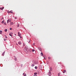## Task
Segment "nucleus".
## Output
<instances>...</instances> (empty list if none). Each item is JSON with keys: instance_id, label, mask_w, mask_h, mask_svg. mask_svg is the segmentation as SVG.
Here are the masks:
<instances>
[{"instance_id": "obj_1", "label": "nucleus", "mask_w": 76, "mask_h": 76, "mask_svg": "<svg viewBox=\"0 0 76 76\" xmlns=\"http://www.w3.org/2000/svg\"><path fill=\"white\" fill-rule=\"evenodd\" d=\"M24 50L25 52H27V51H28V50H27V48H26V47L24 48Z\"/></svg>"}, {"instance_id": "obj_2", "label": "nucleus", "mask_w": 76, "mask_h": 76, "mask_svg": "<svg viewBox=\"0 0 76 76\" xmlns=\"http://www.w3.org/2000/svg\"><path fill=\"white\" fill-rule=\"evenodd\" d=\"M12 21L11 19H9L7 20V23H9V22H10Z\"/></svg>"}, {"instance_id": "obj_3", "label": "nucleus", "mask_w": 76, "mask_h": 76, "mask_svg": "<svg viewBox=\"0 0 76 76\" xmlns=\"http://www.w3.org/2000/svg\"><path fill=\"white\" fill-rule=\"evenodd\" d=\"M8 13H13V11L12 10H11L10 11V12H8Z\"/></svg>"}, {"instance_id": "obj_4", "label": "nucleus", "mask_w": 76, "mask_h": 76, "mask_svg": "<svg viewBox=\"0 0 76 76\" xmlns=\"http://www.w3.org/2000/svg\"><path fill=\"white\" fill-rule=\"evenodd\" d=\"M18 44L19 45H20L21 44H22V42H18Z\"/></svg>"}, {"instance_id": "obj_5", "label": "nucleus", "mask_w": 76, "mask_h": 76, "mask_svg": "<svg viewBox=\"0 0 76 76\" xmlns=\"http://www.w3.org/2000/svg\"><path fill=\"white\" fill-rule=\"evenodd\" d=\"M38 49L39 50V51H42V49H41V48H39Z\"/></svg>"}, {"instance_id": "obj_6", "label": "nucleus", "mask_w": 76, "mask_h": 76, "mask_svg": "<svg viewBox=\"0 0 76 76\" xmlns=\"http://www.w3.org/2000/svg\"><path fill=\"white\" fill-rule=\"evenodd\" d=\"M63 73H66V70H64V72H63Z\"/></svg>"}, {"instance_id": "obj_7", "label": "nucleus", "mask_w": 76, "mask_h": 76, "mask_svg": "<svg viewBox=\"0 0 76 76\" xmlns=\"http://www.w3.org/2000/svg\"><path fill=\"white\" fill-rule=\"evenodd\" d=\"M34 66H35V64H31V66L32 67H34Z\"/></svg>"}, {"instance_id": "obj_8", "label": "nucleus", "mask_w": 76, "mask_h": 76, "mask_svg": "<svg viewBox=\"0 0 76 76\" xmlns=\"http://www.w3.org/2000/svg\"><path fill=\"white\" fill-rule=\"evenodd\" d=\"M4 9V7H3L2 8L0 7V9H1L2 10H3V9Z\"/></svg>"}, {"instance_id": "obj_9", "label": "nucleus", "mask_w": 76, "mask_h": 76, "mask_svg": "<svg viewBox=\"0 0 76 76\" xmlns=\"http://www.w3.org/2000/svg\"><path fill=\"white\" fill-rule=\"evenodd\" d=\"M18 35L19 37H20V32H18Z\"/></svg>"}, {"instance_id": "obj_10", "label": "nucleus", "mask_w": 76, "mask_h": 76, "mask_svg": "<svg viewBox=\"0 0 76 76\" xmlns=\"http://www.w3.org/2000/svg\"><path fill=\"white\" fill-rule=\"evenodd\" d=\"M48 75L49 76H51V73L50 72H49Z\"/></svg>"}, {"instance_id": "obj_11", "label": "nucleus", "mask_w": 76, "mask_h": 76, "mask_svg": "<svg viewBox=\"0 0 76 76\" xmlns=\"http://www.w3.org/2000/svg\"><path fill=\"white\" fill-rule=\"evenodd\" d=\"M41 56H43V53H41L40 54Z\"/></svg>"}, {"instance_id": "obj_12", "label": "nucleus", "mask_w": 76, "mask_h": 76, "mask_svg": "<svg viewBox=\"0 0 76 76\" xmlns=\"http://www.w3.org/2000/svg\"><path fill=\"white\" fill-rule=\"evenodd\" d=\"M4 31L5 32H7V29H5Z\"/></svg>"}, {"instance_id": "obj_13", "label": "nucleus", "mask_w": 76, "mask_h": 76, "mask_svg": "<svg viewBox=\"0 0 76 76\" xmlns=\"http://www.w3.org/2000/svg\"><path fill=\"white\" fill-rule=\"evenodd\" d=\"M23 75L24 76H26V74L23 73Z\"/></svg>"}, {"instance_id": "obj_14", "label": "nucleus", "mask_w": 76, "mask_h": 76, "mask_svg": "<svg viewBox=\"0 0 76 76\" xmlns=\"http://www.w3.org/2000/svg\"><path fill=\"white\" fill-rule=\"evenodd\" d=\"M13 24H14L13 23L11 22L10 23V25H13Z\"/></svg>"}, {"instance_id": "obj_15", "label": "nucleus", "mask_w": 76, "mask_h": 76, "mask_svg": "<svg viewBox=\"0 0 76 76\" xmlns=\"http://www.w3.org/2000/svg\"><path fill=\"white\" fill-rule=\"evenodd\" d=\"M35 68L36 69H37V68H38V67H37V66H35Z\"/></svg>"}, {"instance_id": "obj_16", "label": "nucleus", "mask_w": 76, "mask_h": 76, "mask_svg": "<svg viewBox=\"0 0 76 76\" xmlns=\"http://www.w3.org/2000/svg\"><path fill=\"white\" fill-rule=\"evenodd\" d=\"M4 20H3V21L1 22V23H4Z\"/></svg>"}, {"instance_id": "obj_17", "label": "nucleus", "mask_w": 76, "mask_h": 76, "mask_svg": "<svg viewBox=\"0 0 76 76\" xmlns=\"http://www.w3.org/2000/svg\"><path fill=\"white\" fill-rule=\"evenodd\" d=\"M4 25H6V22L4 23Z\"/></svg>"}, {"instance_id": "obj_18", "label": "nucleus", "mask_w": 76, "mask_h": 76, "mask_svg": "<svg viewBox=\"0 0 76 76\" xmlns=\"http://www.w3.org/2000/svg\"><path fill=\"white\" fill-rule=\"evenodd\" d=\"M4 53H3L2 55H3V56H4Z\"/></svg>"}, {"instance_id": "obj_19", "label": "nucleus", "mask_w": 76, "mask_h": 76, "mask_svg": "<svg viewBox=\"0 0 76 76\" xmlns=\"http://www.w3.org/2000/svg\"><path fill=\"white\" fill-rule=\"evenodd\" d=\"M34 75H37V72H35L34 73Z\"/></svg>"}, {"instance_id": "obj_20", "label": "nucleus", "mask_w": 76, "mask_h": 76, "mask_svg": "<svg viewBox=\"0 0 76 76\" xmlns=\"http://www.w3.org/2000/svg\"><path fill=\"white\" fill-rule=\"evenodd\" d=\"M9 35H10V36H11V37H12V34H10Z\"/></svg>"}, {"instance_id": "obj_21", "label": "nucleus", "mask_w": 76, "mask_h": 76, "mask_svg": "<svg viewBox=\"0 0 76 76\" xmlns=\"http://www.w3.org/2000/svg\"><path fill=\"white\" fill-rule=\"evenodd\" d=\"M3 32L2 31H0V33H2V32Z\"/></svg>"}, {"instance_id": "obj_22", "label": "nucleus", "mask_w": 76, "mask_h": 76, "mask_svg": "<svg viewBox=\"0 0 76 76\" xmlns=\"http://www.w3.org/2000/svg\"><path fill=\"white\" fill-rule=\"evenodd\" d=\"M32 51L33 52H34V51H35V50H34V49H33L32 50Z\"/></svg>"}, {"instance_id": "obj_23", "label": "nucleus", "mask_w": 76, "mask_h": 76, "mask_svg": "<svg viewBox=\"0 0 76 76\" xmlns=\"http://www.w3.org/2000/svg\"><path fill=\"white\" fill-rule=\"evenodd\" d=\"M43 57L45 59V60H46V58H45V57H44V56H43Z\"/></svg>"}, {"instance_id": "obj_24", "label": "nucleus", "mask_w": 76, "mask_h": 76, "mask_svg": "<svg viewBox=\"0 0 76 76\" xmlns=\"http://www.w3.org/2000/svg\"><path fill=\"white\" fill-rule=\"evenodd\" d=\"M17 27H19V24H18Z\"/></svg>"}, {"instance_id": "obj_25", "label": "nucleus", "mask_w": 76, "mask_h": 76, "mask_svg": "<svg viewBox=\"0 0 76 76\" xmlns=\"http://www.w3.org/2000/svg\"><path fill=\"white\" fill-rule=\"evenodd\" d=\"M48 58L49 59H50L51 58H50V57H48Z\"/></svg>"}, {"instance_id": "obj_26", "label": "nucleus", "mask_w": 76, "mask_h": 76, "mask_svg": "<svg viewBox=\"0 0 76 76\" xmlns=\"http://www.w3.org/2000/svg\"><path fill=\"white\" fill-rule=\"evenodd\" d=\"M5 38H7V37L6 36H5Z\"/></svg>"}, {"instance_id": "obj_27", "label": "nucleus", "mask_w": 76, "mask_h": 76, "mask_svg": "<svg viewBox=\"0 0 76 76\" xmlns=\"http://www.w3.org/2000/svg\"><path fill=\"white\" fill-rule=\"evenodd\" d=\"M60 74L59 73L58 74V76H60Z\"/></svg>"}, {"instance_id": "obj_28", "label": "nucleus", "mask_w": 76, "mask_h": 76, "mask_svg": "<svg viewBox=\"0 0 76 76\" xmlns=\"http://www.w3.org/2000/svg\"><path fill=\"white\" fill-rule=\"evenodd\" d=\"M12 28H10V30H12Z\"/></svg>"}, {"instance_id": "obj_29", "label": "nucleus", "mask_w": 76, "mask_h": 76, "mask_svg": "<svg viewBox=\"0 0 76 76\" xmlns=\"http://www.w3.org/2000/svg\"><path fill=\"white\" fill-rule=\"evenodd\" d=\"M33 45H35V43H33Z\"/></svg>"}, {"instance_id": "obj_30", "label": "nucleus", "mask_w": 76, "mask_h": 76, "mask_svg": "<svg viewBox=\"0 0 76 76\" xmlns=\"http://www.w3.org/2000/svg\"><path fill=\"white\" fill-rule=\"evenodd\" d=\"M15 19H17V17H15Z\"/></svg>"}, {"instance_id": "obj_31", "label": "nucleus", "mask_w": 76, "mask_h": 76, "mask_svg": "<svg viewBox=\"0 0 76 76\" xmlns=\"http://www.w3.org/2000/svg\"><path fill=\"white\" fill-rule=\"evenodd\" d=\"M6 39H4V41H6Z\"/></svg>"}, {"instance_id": "obj_32", "label": "nucleus", "mask_w": 76, "mask_h": 76, "mask_svg": "<svg viewBox=\"0 0 76 76\" xmlns=\"http://www.w3.org/2000/svg\"><path fill=\"white\" fill-rule=\"evenodd\" d=\"M16 45H18V44L17 43L16 44Z\"/></svg>"}, {"instance_id": "obj_33", "label": "nucleus", "mask_w": 76, "mask_h": 76, "mask_svg": "<svg viewBox=\"0 0 76 76\" xmlns=\"http://www.w3.org/2000/svg\"><path fill=\"white\" fill-rule=\"evenodd\" d=\"M10 34H13V33H10Z\"/></svg>"}, {"instance_id": "obj_34", "label": "nucleus", "mask_w": 76, "mask_h": 76, "mask_svg": "<svg viewBox=\"0 0 76 76\" xmlns=\"http://www.w3.org/2000/svg\"><path fill=\"white\" fill-rule=\"evenodd\" d=\"M22 38V37H20V38Z\"/></svg>"}, {"instance_id": "obj_35", "label": "nucleus", "mask_w": 76, "mask_h": 76, "mask_svg": "<svg viewBox=\"0 0 76 76\" xmlns=\"http://www.w3.org/2000/svg\"><path fill=\"white\" fill-rule=\"evenodd\" d=\"M34 76H37V75H34Z\"/></svg>"}, {"instance_id": "obj_36", "label": "nucleus", "mask_w": 76, "mask_h": 76, "mask_svg": "<svg viewBox=\"0 0 76 76\" xmlns=\"http://www.w3.org/2000/svg\"><path fill=\"white\" fill-rule=\"evenodd\" d=\"M0 34H1V33H0Z\"/></svg>"}]
</instances>
